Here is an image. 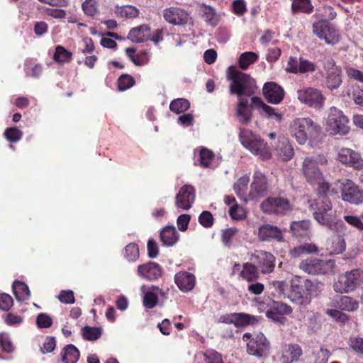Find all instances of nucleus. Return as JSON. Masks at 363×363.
I'll list each match as a JSON object with an SVG mask.
<instances>
[{"label": "nucleus", "instance_id": "obj_1", "mask_svg": "<svg viewBox=\"0 0 363 363\" xmlns=\"http://www.w3.org/2000/svg\"><path fill=\"white\" fill-rule=\"evenodd\" d=\"M227 79L230 82L229 93L238 97H254L257 89L256 81L249 74L238 71L230 66L227 71Z\"/></svg>", "mask_w": 363, "mask_h": 363}, {"label": "nucleus", "instance_id": "obj_2", "mask_svg": "<svg viewBox=\"0 0 363 363\" xmlns=\"http://www.w3.org/2000/svg\"><path fill=\"white\" fill-rule=\"evenodd\" d=\"M310 208L313 211L314 218L319 224L333 230L342 225V222L337 218V211L333 209L330 199L323 198L320 201H310Z\"/></svg>", "mask_w": 363, "mask_h": 363}, {"label": "nucleus", "instance_id": "obj_3", "mask_svg": "<svg viewBox=\"0 0 363 363\" xmlns=\"http://www.w3.org/2000/svg\"><path fill=\"white\" fill-rule=\"evenodd\" d=\"M320 126L310 118H296L289 124L290 135L299 145H304L308 140L315 138L320 132Z\"/></svg>", "mask_w": 363, "mask_h": 363}, {"label": "nucleus", "instance_id": "obj_4", "mask_svg": "<svg viewBox=\"0 0 363 363\" xmlns=\"http://www.w3.org/2000/svg\"><path fill=\"white\" fill-rule=\"evenodd\" d=\"M328 163L327 157L323 154L306 157L301 164V171L306 180L311 185L323 179V174L318 165L325 166Z\"/></svg>", "mask_w": 363, "mask_h": 363}, {"label": "nucleus", "instance_id": "obj_5", "mask_svg": "<svg viewBox=\"0 0 363 363\" xmlns=\"http://www.w3.org/2000/svg\"><path fill=\"white\" fill-rule=\"evenodd\" d=\"M325 125V130L332 135H345L350 130L348 118L335 106L329 108Z\"/></svg>", "mask_w": 363, "mask_h": 363}, {"label": "nucleus", "instance_id": "obj_6", "mask_svg": "<svg viewBox=\"0 0 363 363\" xmlns=\"http://www.w3.org/2000/svg\"><path fill=\"white\" fill-rule=\"evenodd\" d=\"M239 138L242 145L252 154L262 160H267L271 157V152L267 143L259 136L254 135L250 130L242 129Z\"/></svg>", "mask_w": 363, "mask_h": 363}, {"label": "nucleus", "instance_id": "obj_7", "mask_svg": "<svg viewBox=\"0 0 363 363\" xmlns=\"http://www.w3.org/2000/svg\"><path fill=\"white\" fill-rule=\"evenodd\" d=\"M260 209L267 215L284 216L293 210L290 200L284 196H269L260 203Z\"/></svg>", "mask_w": 363, "mask_h": 363}, {"label": "nucleus", "instance_id": "obj_8", "mask_svg": "<svg viewBox=\"0 0 363 363\" xmlns=\"http://www.w3.org/2000/svg\"><path fill=\"white\" fill-rule=\"evenodd\" d=\"M363 282V270L354 269L341 274L338 281L333 285L334 290L338 293H348L354 291Z\"/></svg>", "mask_w": 363, "mask_h": 363}, {"label": "nucleus", "instance_id": "obj_9", "mask_svg": "<svg viewBox=\"0 0 363 363\" xmlns=\"http://www.w3.org/2000/svg\"><path fill=\"white\" fill-rule=\"evenodd\" d=\"M321 62L326 87L330 90L338 89L342 83L341 67L331 57H325Z\"/></svg>", "mask_w": 363, "mask_h": 363}, {"label": "nucleus", "instance_id": "obj_10", "mask_svg": "<svg viewBox=\"0 0 363 363\" xmlns=\"http://www.w3.org/2000/svg\"><path fill=\"white\" fill-rule=\"evenodd\" d=\"M334 267L333 260H323L318 258H308L299 264V268L301 270L312 275L330 274L333 272Z\"/></svg>", "mask_w": 363, "mask_h": 363}, {"label": "nucleus", "instance_id": "obj_11", "mask_svg": "<svg viewBox=\"0 0 363 363\" xmlns=\"http://www.w3.org/2000/svg\"><path fill=\"white\" fill-rule=\"evenodd\" d=\"M298 100L309 107L321 109L323 108L325 97L323 92L313 87H307L297 91Z\"/></svg>", "mask_w": 363, "mask_h": 363}, {"label": "nucleus", "instance_id": "obj_12", "mask_svg": "<svg viewBox=\"0 0 363 363\" xmlns=\"http://www.w3.org/2000/svg\"><path fill=\"white\" fill-rule=\"evenodd\" d=\"M268 180L264 174L256 171L253 175V180L250 184V189L247 198H243L245 201L249 200L257 201L268 194Z\"/></svg>", "mask_w": 363, "mask_h": 363}, {"label": "nucleus", "instance_id": "obj_13", "mask_svg": "<svg viewBox=\"0 0 363 363\" xmlns=\"http://www.w3.org/2000/svg\"><path fill=\"white\" fill-rule=\"evenodd\" d=\"M341 198L344 201L358 205L363 203V191L352 180L343 179L340 183Z\"/></svg>", "mask_w": 363, "mask_h": 363}, {"label": "nucleus", "instance_id": "obj_14", "mask_svg": "<svg viewBox=\"0 0 363 363\" xmlns=\"http://www.w3.org/2000/svg\"><path fill=\"white\" fill-rule=\"evenodd\" d=\"M270 350V342L265 335L259 333L252 337L247 343V352L248 354L257 358L268 356Z\"/></svg>", "mask_w": 363, "mask_h": 363}, {"label": "nucleus", "instance_id": "obj_15", "mask_svg": "<svg viewBox=\"0 0 363 363\" xmlns=\"http://www.w3.org/2000/svg\"><path fill=\"white\" fill-rule=\"evenodd\" d=\"M313 32L328 45H335L340 41L338 31L325 21H320L313 25Z\"/></svg>", "mask_w": 363, "mask_h": 363}, {"label": "nucleus", "instance_id": "obj_16", "mask_svg": "<svg viewBox=\"0 0 363 363\" xmlns=\"http://www.w3.org/2000/svg\"><path fill=\"white\" fill-rule=\"evenodd\" d=\"M337 160L342 164L354 169H363V158L359 153L350 148L342 147L339 150Z\"/></svg>", "mask_w": 363, "mask_h": 363}, {"label": "nucleus", "instance_id": "obj_17", "mask_svg": "<svg viewBox=\"0 0 363 363\" xmlns=\"http://www.w3.org/2000/svg\"><path fill=\"white\" fill-rule=\"evenodd\" d=\"M251 260L262 274H269L274 270L275 258L270 252L257 250L252 256Z\"/></svg>", "mask_w": 363, "mask_h": 363}, {"label": "nucleus", "instance_id": "obj_18", "mask_svg": "<svg viewBox=\"0 0 363 363\" xmlns=\"http://www.w3.org/2000/svg\"><path fill=\"white\" fill-rule=\"evenodd\" d=\"M195 189L189 184L182 186L175 196V205L184 211L190 209L195 201Z\"/></svg>", "mask_w": 363, "mask_h": 363}, {"label": "nucleus", "instance_id": "obj_19", "mask_svg": "<svg viewBox=\"0 0 363 363\" xmlns=\"http://www.w3.org/2000/svg\"><path fill=\"white\" fill-rule=\"evenodd\" d=\"M162 16L167 23L174 26L186 25L189 20V13L177 6L164 9L162 11Z\"/></svg>", "mask_w": 363, "mask_h": 363}, {"label": "nucleus", "instance_id": "obj_20", "mask_svg": "<svg viewBox=\"0 0 363 363\" xmlns=\"http://www.w3.org/2000/svg\"><path fill=\"white\" fill-rule=\"evenodd\" d=\"M250 101L251 107L258 109L261 114H264V116L279 123L283 120V113L279 112L275 108L264 104L261 98L254 96L250 99Z\"/></svg>", "mask_w": 363, "mask_h": 363}, {"label": "nucleus", "instance_id": "obj_21", "mask_svg": "<svg viewBox=\"0 0 363 363\" xmlns=\"http://www.w3.org/2000/svg\"><path fill=\"white\" fill-rule=\"evenodd\" d=\"M262 94L267 102L272 104H280L284 96V91L282 87L274 82H267L264 84Z\"/></svg>", "mask_w": 363, "mask_h": 363}, {"label": "nucleus", "instance_id": "obj_22", "mask_svg": "<svg viewBox=\"0 0 363 363\" xmlns=\"http://www.w3.org/2000/svg\"><path fill=\"white\" fill-rule=\"evenodd\" d=\"M137 273L139 277L148 281H155L162 274L161 267L153 262L140 264L137 268Z\"/></svg>", "mask_w": 363, "mask_h": 363}, {"label": "nucleus", "instance_id": "obj_23", "mask_svg": "<svg viewBox=\"0 0 363 363\" xmlns=\"http://www.w3.org/2000/svg\"><path fill=\"white\" fill-rule=\"evenodd\" d=\"M259 238L262 241L275 240L281 242L284 240L282 230L276 225L264 224L258 229Z\"/></svg>", "mask_w": 363, "mask_h": 363}, {"label": "nucleus", "instance_id": "obj_24", "mask_svg": "<svg viewBox=\"0 0 363 363\" xmlns=\"http://www.w3.org/2000/svg\"><path fill=\"white\" fill-rule=\"evenodd\" d=\"M174 282L182 292H189L195 286L196 277L188 272L181 271L174 275Z\"/></svg>", "mask_w": 363, "mask_h": 363}, {"label": "nucleus", "instance_id": "obj_25", "mask_svg": "<svg viewBox=\"0 0 363 363\" xmlns=\"http://www.w3.org/2000/svg\"><path fill=\"white\" fill-rule=\"evenodd\" d=\"M251 104L247 99L240 98L235 108V115L241 124L247 125L251 122L252 113Z\"/></svg>", "mask_w": 363, "mask_h": 363}, {"label": "nucleus", "instance_id": "obj_26", "mask_svg": "<svg viewBox=\"0 0 363 363\" xmlns=\"http://www.w3.org/2000/svg\"><path fill=\"white\" fill-rule=\"evenodd\" d=\"M235 271H240L239 276L248 282L256 281L259 278V272L257 267L252 262H247L242 265L240 270V264H235L233 269V274Z\"/></svg>", "mask_w": 363, "mask_h": 363}, {"label": "nucleus", "instance_id": "obj_27", "mask_svg": "<svg viewBox=\"0 0 363 363\" xmlns=\"http://www.w3.org/2000/svg\"><path fill=\"white\" fill-rule=\"evenodd\" d=\"M128 38L133 43H143L150 39V28L145 24L132 28Z\"/></svg>", "mask_w": 363, "mask_h": 363}, {"label": "nucleus", "instance_id": "obj_28", "mask_svg": "<svg viewBox=\"0 0 363 363\" xmlns=\"http://www.w3.org/2000/svg\"><path fill=\"white\" fill-rule=\"evenodd\" d=\"M160 241L165 246H172L179 240V234L173 225L164 227L160 234Z\"/></svg>", "mask_w": 363, "mask_h": 363}, {"label": "nucleus", "instance_id": "obj_29", "mask_svg": "<svg viewBox=\"0 0 363 363\" xmlns=\"http://www.w3.org/2000/svg\"><path fill=\"white\" fill-rule=\"evenodd\" d=\"M136 50L134 48H128L125 49L126 55L137 66H143L147 64L150 61L149 52L142 50L135 54Z\"/></svg>", "mask_w": 363, "mask_h": 363}, {"label": "nucleus", "instance_id": "obj_30", "mask_svg": "<svg viewBox=\"0 0 363 363\" xmlns=\"http://www.w3.org/2000/svg\"><path fill=\"white\" fill-rule=\"evenodd\" d=\"M278 156L284 161H289L294 155V148L287 138H282L279 140L277 147Z\"/></svg>", "mask_w": 363, "mask_h": 363}, {"label": "nucleus", "instance_id": "obj_31", "mask_svg": "<svg viewBox=\"0 0 363 363\" xmlns=\"http://www.w3.org/2000/svg\"><path fill=\"white\" fill-rule=\"evenodd\" d=\"M201 11L202 12V17L204 21L213 26H216L220 21L218 16L214 8L205 4H201Z\"/></svg>", "mask_w": 363, "mask_h": 363}, {"label": "nucleus", "instance_id": "obj_32", "mask_svg": "<svg viewBox=\"0 0 363 363\" xmlns=\"http://www.w3.org/2000/svg\"><path fill=\"white\" fill-rule=\"evenodd\" d=\"M16 298L18 301L28 300L30 296L28 286L23 281L16 280L12 286Z\"/></svg>", "mask_w": 363, "mask_h": 363}, {"label": "nucleus", "instance_id": "obj_33", "mask_svg": "<svg viewBox=\"0 0 363 363\" xmlns=\"http://www.w3.org/2000/svg\"><path fill=\"white\" fill-rule=\"evenodd\" d=\"M257 323L258 319L255 315L245 313H234V325L236 327L245 328Z\"/></svg>", "mask_w": 363, "mask_h": 363}, {"label": "nucleus", "instance_id": "obj_34", "mask_svg": "<svg viewBox=\"0 0 363 363\" xmlns=\"http://www.w3.org/2000/svg\"><path fill=\"white\" fill-rule=\"evenodd\" d=\"M302 354L303 352L300 345L298 344H291L289 345L282 358L284 359V363H292L298 361Z\"/></svg>", "mask_w": 363, "mask_h": 363}, {"label": "nucleus", "instance_id": "obj_35", "mask_svg": "<svg viewBox=\"0 0 363 363\" xmlns=\"http://www.w3.org/2000/svg\"><path fill=\"white\" fill-rule=\"evenodd\" d=\"M116 13L118 16L126 18H135L140 14L138 8L132 5H125L122 6H116Z\"/></svg>", "mask_w": 363, "mask_h": 363}, {"label": "nucleus", "instance_id": "obj_36", "mask_svg": "<svg viewBox=\"0 0 363 363\" xmlns=\"http://www.w3.org/2000/svg\"><path fill=\"white\" fill-rule=\"evenodd\" d=\"M291 9L294 13L302 12L309 14L313 12V6L311 3V0H293Z\"/></svg>", "mask_w": 363, "mask_h": 363}, {"label": "nucleus", "instance_id": "obj_37", "mask_svg": "<svg viewBox=\"0 0 363 363\" xmlns=\"http://www.w3.org/2000/svg\"><path fill=\"white\" fill-rule=\"evenodd\" d=\"M318 247L313 244L306 243L296 247L290 250V255L293 258H298L303 255L316 252Z\"/></svg>", "mask_w": 363, "mask_h": 363}, {"label": "nucleus", "instance_id": "obj_38", "mask_svg": "<svg viewBox=\"0 0 363 363\" xmlns=\"http://www.w3.org/2000/svg\"><path fill=\"white\" fill-rule=\"evenodd\" d=\"M214 157V153L211 150L206 147H201L199 151L198 162L202 167L208 168L211 167Z\"/></svg>", "mask_w": 363, "mask_h": 363}, {"label": "nucleus", "instance_id": "obj_39", "mask_svg": "<svg viewBox=\"0 0 363 363\" xmlns=\"http://www.w3.org/2000/svg\"><path fill=\"white\" fill-rule=\"evenodd\" d=\"M123 254L128 262H135L140 256L138 245L134 242L129 243L125 247Z\"/></svg>", "mask_w": 363, "mask_h": 363}, {"label": "nucleus", "instance_id": "obj_40", "mask_svg": "<svg viewBox=\"0 0 363 363\" xmlns=\"http://www.w3.org/2000/svg\"><path fill=\"white\" fill-rule=\"evenodd\" d=\"M338 304L342 310L349 312L354 311L359 307L358 301L355 298L347 296L341 297Z\"/></svg>", "mask_w": 363, "mask_h": 363}, {"label": "nucleus", "instance_id": "obj_41", "mask_svg": "<svg viewBox=\"0 0 363 363\" xmlns=\"http://www.w3.org/2000/svg\"><path fill=\"white\" fill-rule=\"evenodd\" d=\"M258 59V55L253 52H245L240 55L238 62L242 69H247L248 67L255 63Z\"/></svg>", "mask_w": 363, "mask_h": 363}, {"label": "nucleus", "instance_id": "obj_42", "mask_svg": "<svg viewBox=\"0 0 363 363\" xmlns=\"http://www.w3.org/2000/svg\"><path fill=\"white\" fill-rule=\"evenodd\" d=\"M190 104L185 99H177L173 100L169 105V109L177 114L187 111L189 108Z\"/></svg>", "mask_w": 363, "mask_h": 363}, {"label": "nucleus", "instance_id": "obj_43", "mask_svg": "<svg viewBox=\"0 0 363 363\" xmlns=\"http://www.w3.org/2000/svg\"><path fill=\"white\" fill-rule=\"evenodd\" d=\"M82 332L84 339L89 341L96 340L101 335V330L98 327L84 326Z\"/></svg>", "mask_w": 363, "mask_h": 363}, {"label": "nucleus", "instance_id": "obj_44", "mask_svg": "<svg viewBox=\"0 0 363 363\" xmlns=\"http://www.w3.org/2000/svg\"><path fill=\"white\" fill-rule=\"evenodd\" d=\"M315 185H318L317 189V198L311 200V201H322L323 198L329 199L327 196L330 185L328 182H325L324 178L322 179L319 182L315 183Z\"/></svg>", "mask_w": 363, "mask_h": 363}, {"label": "nucleus", "instance_id": "obj_45", "mask_svg": "<svg viewBox=\"0 0 363 363\" xmlns=\"http://www.w3.org/2000/svg\"><path fill=\"white\" fill-rule=\"evenodd\" d=\"M135 84L134 78L127 74H122L117 81L118 89L120 91H125L133 86Z\"/></svg>", "mask_w": 363, "mask_h": 363}, {"label": "nucleus", "instance_id": "obj_46", "mask_svg": "<svg viewBox=\"0 0 363 363\" xmlns=\"http://www.w3.org/2000/svg\"><path fill=\"white\" fill-rule=\"evenodd\" d=\"M4 136L11 143H16L23 137V132L17 127H11L6 129Z\"/></svg>", "mask_w": 363, "mask_h": 363}, {"label": "nucleus", "instance_id": "obj_47", "mask_svg": "<svg viewBox=\"0 0 363 363\" xmlns=\"http://www.w3.org/2000/svg\"><path fill=\"white\" fill-rule=\"evenodd\" d=\"M316 64L306 60L303 57L299 58V74H305L307 72H313L316 69Z\"/></svg>", "mask_w": 363, "mask_h": 363}, {"label": "nucleus", "instance_id": "obj_48", "mask_svg": "<svg viewBox=\"0 0 363 363\" xmlns=\"http://www.w3.org/2000/svg\"><path fill=\"white\" fill-rule=\"evenodd\" d=\"M294 279L292 280L291 283V291L289 295V298L293 302L297 303L298 304H306L308 303L307 300L303 298L301 293L298 291H296V289H299V287L297 285L294 284Z\"/></svg>", "mask_w": 363, "mask_h": 363}, {"label": "nucleus", "instance_id": "obj_49", "mask_svg": "<svg viewBox=\"0 0 363 363\" xmlns=\"http://www.w3.org/2000/svg\"><path fill=\"white\" fill-rule=\"evenodd\" d=\"M270 308L282 315H290L293 312V309L289 305L281 301H273Z\"/></svg>", "mask_w": 363, "mask_h": 363}, {"label": "nucleus", "instance_id": "obj_50", "mask_svg": "<svg viewBox=\"0 0 363 363\" xmlns=\"http://www.w3.org/2000/svg\"><path fill=\"white\" fill-rule=\"evenodd\" d=\"M53 60L58 64H63L68 60V50L61 45H57L53 55Z\"/></svg>", "mask_w": 363, "mask_h": 363}, {"label": "nucleus", "instance_id": "obj_51", "mask_svg": "<svg viewBox=\"0 0 363 363\" xmlns=\"http://www.w3.org/2000/svg\"><path fill=\"white\" fill-rule=\"evenodd\" d=\"M82 7L85 14L88 16H94L99 13L96 0H85Z\"/></svg>", "mask_w": 363, "mask_h": 363}, {"label": "nucleus", "instance_id": "obj_52", "mask_svg": "<svg viewBox=\"0 0 363 363\" xmlns=\"http://www.w3.org/2000/svg\"><path fill=\"white\" fill-rule=\"evenodd\" d=\"M247 184L248 179L245 177L239 179L238 181L234 184L233 189L237 195L242 199L247 198V196H245V191L247 189Z\"/></svg>", "mask_w": 363, "mask_h": 363}, {"label": "nucleus", "instance_id": "obj_53", "mask_svg": "<svg viewBox=\"0 0 363 363\" xmlns=\"http://www.w3.org/2000/svg\"><path fill=\"white\" fill-rule=\"evenodd\" d=\"M229 215L233 220H242L246 216V212L242 206L235 203L230 207Z\"/></svg>", "mask_w": 363, "mask_h": 363}, {"label": "nucleus", "instance_id": "obj_54", "mask_svg": "<svg viewBox=\"0 0 363 363\" xmlns=\"http://www.w3.org/2000/svg\"><path fill=\"white\" fill-rule=\"evenodd\" d=\"M236 228H230L225 229L222 231V242L225 245L229 247L231 244L232 239L238 233Z\"/></svg>", "mask_w": 363, "mask_h": 363}, {"label": "nucleus", "instance_id": "obj_55", "mask_svg": "<svg viewBox=\"0 0 363 363\" xmlns=\"http://www.w3.org/2000/svg\"><path fill=\"white\" fill-rule=\"evenodd\" d=\"M0 349L6 353H11L13 351V344L6 334H0Z\"/></svg>", "mask_w": 363, "mask_h": 363}, {"label": "nucleus", "instance_id": "obj_56", "mask_svg": "<svg viewBox=\"0 0 363 363\" xmlns=\"http://www.w3.org/2000/svg\"><path fill=\"white\" fill-rule=\"evenodd\" d=\"M343 218L352 227L359 231H363V222L358 216L346 215L344 216Z\"/></svg>", "mask_w": 363, "mask_h": 363}, {"label": "nucleus", "instance_id": "obj_57", "mask_svg": "<svg viewBox=\"0 0 363 363\" xmlns=\"http://www.w3.org/2000/svg\"><path fill=\"white\" fill-rule=\"evenodd\" d=\"M199 221L202 226L205 228H210L213 224V215L211 212L204 211L200 214Z\"/></svg>", "mask_w": 363, "mask_h": 363}, {"label": "nucleus", "instance_id": "obj_58", "mask_svg": "<svg viewBox=\"0 0 363 363\" xmlns=\"http://www.w3.org/2000/svg\"><path fill=\"white\" fill-rule=\"evenodd\" d=\"M157 303V296L153 291L147 292L143 298V304L147 308H154Z\"/></svg>", "mask_w": 363, "mask_h": 363}, {"label": "nucleus", "instance_id": "obj_59", "mask_svg": "<svg viewBox=\"0 0 363 363\" xmlns=\"http://www.w3.org/2000/svg\"><path fill=\"white\" fill-rule=\"evenodd\" d=\"M325 313L337 322L345 323L348 320V316L340 311L336 309H328Z\"/></svg>", "mask_w": 363, "mask_h": 363}, {"label": "nucleus", "instance_id": "obj_60", "mask_svg": "<svg viewBox=\"0 0 363 363\" xmlns=\"http://www.w3.org/2000/svg\"><path fill=\"white\" fill-rule=\"evenodd\" d=\"M13 304V298L7 294H0V309L9 311Z\"/></svg>", "mask_w": 363, "mask_h": 363}, {"label": "nucleus", "instance_id": "obj_61", "mask_svg": "<svg viewBox=\"0 0 363 363\" xmlns=\"http://www.w3.org/2000/svg\"><path fill=\"white\" fill-rule=\"evenodd\" d=\"M36 323L40 328H47L52 325V318L45 313H40L36 319Z\"/></svg>", "mask_w": 363, "mask_h": 363}, {"label": "nucleus", "instance_id": "obj_62", "mask_svg": "<svg viewBox=\"0 0 363 363\" xmlns=\"http://www.w3.org/2000/svg\"><path fill=\"white\" fill-rule=\"evenodd\" d=\"M147 255L150 258H155L159 255V247L154 239H149L147 245Z\"/></svg>", "mask_w": 363, "mask_h": 363}, {"label": "nucleus", "instance_id": "obj_63", "mask_svg": "<svg viewBox=\"0 0 363 363\" xmlns=\"http://www.w3.org/2000/svg\"><path fill=\"white\" fill-rule=\"evenodd\" d=\"M350 346L356 352L363 354V337H354L350 340Z\"/></svg>", "mask_w": 363, "mask_h": 363}, {"label": "nucleus", "instance_id": "obj_64", "mask_svg": "<svg viewBox=\"0 0 363 363\" xmlns=\"http://www.w3.org/2000/svg\"><path fill=\"white\" fill-rule=\"evenodd\" d=\"M204 357L206 363H223L221 355L216 351L208 352Z\"/></svg>", "mask_w": 363, "mask_h": 363}]
</instances>
